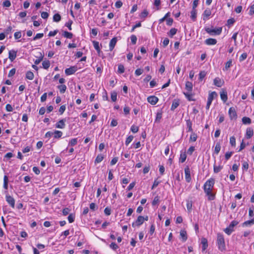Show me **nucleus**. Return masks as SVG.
I'll use <instances>...</instances> for the list:
<instances>
[{"label":"nucleus","instance_id":"1","mask_svg":"<svg viewBox=\"0 0 254 254\" xmlns=\"http://www.w3.org/2000/svg\"><path fill=\"white\" fill-rule=\"evenodd\" d=\"M222 31V27H214L207 28V33L210 36H217L219 35Z\"/></svg>","mask_w":254,"mask_h":254},{"label":"nucleus","instance_id":"2","mask_svg":"<svg viewBox=\"0 0 254 254\" xmlns=\"http://www.w3.org/2000/svg\"><path fill=\"white\" fill-rule=\"evenodd\" d=\"M217 245L219 249L221 251L225 250V244L223 235L219 234L217 235Z\"/></svg>","mask_w":254,"mask_h":254},{"label":"nucleus","instance_id":"3","mask_svg":"<svg viewBox=\"0 0 254 254\" xmlns=\"http://www.w3.org/2000/svg\"><path fill=\"white\" fill-rule=\"evenodd\" d=\"M144 222V217L142 216H139L136 220L132 223V226L134 227L135 226H139L142 224Z\"/></svg>","mask_w":254,"mask_h":254},{"label":"nucleus","instance_id":"4","mask_svg":"<svg viewBox=\"0 0 254 254\" xmlns=\"http://www.w3.org/2000/svg\"><path fill=\"white\" fill-rule=\"evenodd\" d=\"M77 70V68L76 66H70L69 68L65 69V73L67 75H70L74 74Z\"/></svg>","mask_w":254,"mask_h":254},{"label":"nucleus","instance_id":"5","mask_svg":"<svg viewBox=\"0 0 254 254\" xmlns=\"http://www.w3.org/2000/svg\"><path fill=\"white\" fill-rule=\"evenodd\" d=\"M185 179L187 182L189 183L191 181L190 171L189 166H187L185 169Z\"/></svg>","mask_w":254,"mask_h":254},{"label":"nucleus","instance_id":"6","mask_svg":"<svg viewBox=\"0 0 254 254\" xmlns=\"http://www.w3.org/2000/svg\"><path fill=\"white\" fill-rule=\"evenodd\" d=\"M6 200L7 203L12 207L14 208L15 206V200L13 197L10 195H6Z\"/></svg>","mask_w":254,"mask_h":254},{"label":"nucleus","instance_id":"7","mask_svg":"<svg viewBox=\"0 0 254 254\" xmlns=\"http://www.w3.org/2000/svg\"><path fill=\"white\" fill-rule=\"evenodd\" d=\"M65 119H63L60 120L58 122H57L55 125L56 127L58 128H64L65 126Z\"/></svg>","mask_w":254,"mask_h":254},{"label":"nucleus","instance_id":"8","mask_svg":"<svg viewBox=\"0 0 254 254\" xmlns=\"http://www.w3.org/2000/svg\"><path fill=\"white\" fill-rule=\"evenodd\" d=\"M17 55V51L12 50L9 51L8 58L11 62H13L16 58Z\"/></svg>","mask_w":254,"mask_h":254},{"label":"nucleus","instance_id":"9","mask_svg":"<svg viewBox=\"0 0 254 254\" xmlns=\"http://www.w3.org/2000/svg\"><path fill=\"white\" fill-rule=\"evenodd\" d=\"M229 115L231 120L236 119L237 114L235 109L233 107L230 108L229 110Z\"/></svg>","mask_w":254,"mask_h":254},{"label":"nucleus","instance_id":"10","mask_svg":"<svg viewBox=\"0 0 254 254\" xmlns=\"http://www.w3.org/2000/svg\"><path fill=\"white\" fill-rule=\"evenodd\" d=\"M147 101L151 104L155 105L158 101V98L155 96H150L147 98Z\"/></svg>","mask_w":254,"mask_h":254},{"label":"nucleus","instance_id":"11","mask_svg":"<svg viewBox=\"0 0 254 254\" xmlns=\"http://www.w3.org/2000/svg\"><path fill=\"white\" fill-rule=\"evenodd\" d=\"M220 98L221 100L224 102H226L228 99L227 92L225 90H222L220 92Z\"/></svg>","mask_w":254,"mask_h":254},{"label":"nucleus","instance_id":"12","mask_svg":"<svg viewBox=\"0 0 254 254\" xmlns=\"http://www.w3.org/2000/svg\"><path fill=\"white\" fill-rule=\"evenodd\" d=\"M117 39L116 37H114L111 39L109 44V48L110 51H112L113 50L117 43Z\"/></svg>","mask_w":254,"mask_h":254},{"label":"nucleus","instance_id":"13","mask_svg":"<svg viewBox=\"0 0 254 254\" xmlns=\"http://www.w3.org/2000/svg\"><path fill=\"white\" fill-rule=\"evenodd\" d=\"M214 84L219 87H221L223 84L224 81L221 80L219 78H215L213 81Z\"/></svg>","mask_w":254,"mask_h":254},{"label":"nucleus","instance_id":"14","mask_svg":"<svg viewBox=\"0 0 254 254\" xmlns=\"http://www.w3.org/2000/svg\"><path fill=\"white\" fill-rule=\"evenodd\" d=\"M254 134L253 129L251 128H248L246 130V136L247 138L249 139L251 138Z\"/></svg>","mask_w":254,"mask_h":254},{"label":"nucleus","instance_id":"15","mask_svg":"<svg viewBox=\"0 0 254 254\" xmlns=\"http://www.w3.org/2000/svg\"><path fill=\"white\" fill-rule=\"evenodd\" d=\"M92 43L95 49L96 50L99 55L101 52V49L99 46V43L96 41H93Z\"/></svg>","mask_w":254,"mask_h":254},{"label":"nucleus","instance_id":"16","mask_svg":"<svg viewBox=\"0 0 254 254\" xmlns=\"http://www.w3.org/2000/svg\"><path fill=\"white\" fill-rule=\"evenodd\" d=\"M188 131L192 132V123L190 119L186 120Z\"/></svg>","mask_w":254,"mask_h":254},{"label":"nucleus","instance_id":"17","mask_svg":"<svg viewBox=\"0 0 254 254\" xmlns=\"http://www.w3.org/2000/svg\"><path fill=\"white\" fill-rule=\"evenodd\" d=\"M206 75V72L205 70L201 71L199 73L198 80L202 81Z\"/></svg>","mask_w":254,"mask_h":254},{"label":"nucleus","instance_id":"18","mask_svg":"<svg viewBox=\"0 0 254 254\" xmlns=\"http://www.w3.org/2000/svg\"><path fill=\"white\" fill-rule=\"evenodd\" d=\"M180 236L183 242H185L187 240V232L185 230H181L180 232Z\"/></svg>","mask_w":254,"mask_h":254},{"label":"nucleus","instance_id":"19","mask_svg":"<svg viewBox=\"0 0 254 254\" xmlns=\"http://www.w3.org/2000/svg\"><path fill=\"white\" fill-rule=\"evenodd\" d=\"M207 196L209 200H213L215 198V194L211 192L210 188H207Z\"/></svg>","mask_w":254,"mask_h":254},{"label":"nucleus","instance_id":"20","mask_svg":"<svg viewBox=\"0 0 254 254\" xmlns=\"http://www.w3.org/2000/svg\"><path fill=\"white\" fill-rule=\"evenodd\" d=\"M186 89L189 91L191 92L192 89V84L190 81H187L186 83Z\"/></svg>","mask_w":254,"mask_h":254},{"label":"nucleus","instance_id":"21","mask_svg":"<svg viewBox=\"0 0 254 254\" xmlns=\"http://www.w3.org/2000/svg\"><path fill=\"white\" fill-rule=\"evenodd\" d=\"M254 224V218L252 220L245 221V222H244L242 224V226L243 227H246V226H248L250 225H252Z\"/></svg>","mask_w":254,"mask_h":254},{"label":"nucleus","instance_id":"22","mask_svg":"<svg viewBox=\"0 0 254 254\" xmlns=\"http://www.w3.org/2000/svg\"><path fill=\"white\" fill-rule=\"evenodd\" d=\"M186 158H187V155L186 154V152H181L179 161L181 163H183L186 161Z\"/></svg>","mask_w":254,"mask_h":254},{"label":"nucleus","instance_id":"23","mask_svg":"<svg viewBox=\"0 0 254 254\" xmlns=\"http://www.w3.org/2000/svg\"><path fill=\"white\" fill-rule=\"evenodd\" d=\"M217 40L213 38H207V45H214L217 43Z\"/></svg>","mask_w":254,"mask_h":254},{"label":"nucleus","instance_id":"24","mask_svg":"<svg viewBox=\"0 0 254 254\" xmlns=\"http://www.w3.org/2000/svg\"><path fill=\"white\" fill-rule=\"evenodd\" d=\"M217 94L215 91L211 92L209 94L208 99L209 100H213L214 98L217 97Z\"/></svg>","mask_w":254,"mask_h":254},{"label":"nucleus","instance_id":"25","mask_svg":"<svg viewBox=\"0 0 254 254\" xmlns=\"http://www.w3.org/2000/svg\"><path fill=\"white\" fill-rule=\"evenodd\" d=\"M58 88L59 89L61 93H64L66 90V86L64 84H62L58 86Z\"/></svg>","mask_w":254,"mask_h":254},{"label":"nucleus","instance_id":"26","mask_svg":"<svg viewBox=\"0 0 254 254\" xmlns=\"http://www.w3.org/2000/svg\"><path fill=\"white\" fill-rule=\"evenodd\" d=\"M8 177L5 175L3 177V188L4 189L7 190L8 188Z\"/></svg>","mask_w":254,"mask_h":254},{"label":"nucleus","instance_id":"27","mask_svg":"<svg viewBox=\"0 0 254 254\" xmlns=\"http://www.w3.org/2000/svg\"><path fill=\"white\" fill-rule=\"evenodd\" d=\"M26 78L29 80H32L34 78V74L31 71H28L26 73Z\"/></svg>","mask_w":254,"mask_h":254},{"label":"nucleus","instance_id":"28","mask_svg":"<svg viewBox=\"0 0 254 254\" xmlns=\"http://www.w3.org/2000/svg\"><path fill=\"white\" fill-rule=\"evenodd\" d=\"M54 138H59L61 137L63 135V132L60 130H55L54 132Z\"/></svg>","mask_w":254,"mask_h":254},{"label":"nucleus","instance_id":"29","mask_svg":"<svg viewBox=\"0 0 254 254\" xmlns=\"http://www.w3.org/2000/svg\"><path fill=\"white\" fill-rule=\"evenodd\" d=\"M242 122L245 125L250 124L251 123V120L249 117H244L242 118Z\"/></svg>","mask_w":254,"mask_h":254},{"label":"nucleus","instance_id":"30","mask_svg":"<svg viewBox=\"0 0 254 254\" xmlns=\"http://www.w3.org/2000/svg\"><path fill=\"white\" fill-rule=\"evenodd\" d=\"M179 105V102L177 100H174L172 104L171 109V110H174L176 109Z\"/></svg>","mask_w":254,"mask_h":254},{"label":"nucleus","instance_id":"31","mask_svg":"<svg viewBox=\"0 0 254 254\" xmlns=\"http://www.w3.org/2000/svg\"><path fill=\"white\" fill-rule=\"evenodd\" d=\"M42 65H43V67L45 69H48L49 67H50V63L49 62V61L48 60H47V61H44L42 63Z\"/></svg>","mask_w":254,"mask_h":254},{"label":"nucleus","instance_id":"32","mask_svg":"<svg viewBox=\"0 0 254 254\" xmlns=\"http://www.w3.org/2000/svg\"><path fill=\"white\" fill-rule=\"evenodd\" d=\"M162 117V112H157L156 114V117L155 120V122L159 123L160 121V120L161 119Z\"/></svg>","mask_w":254,"mask_h":254},{"label":"nucleus","instance_id":"33","mask_svg":"<svg viewBox=\"0 0 254 254\" xmlns=\"http://www.w3.org/2000/svg\"><path fill=\"white\" fill-rule=\"evenodd\" d=\"M77 143V138H72L71 139L68 143V146H73L75 145Z\"/></svg>","mask_w":254,"mask_h":254},{"label":"nucleus","instance_id":"34","mask_svg":"<svg viewBox=\"0 0 254 254\" xmlns=\"http://www.w3.org/2000/svg\"><path fill=\"white\" fill-rule=\"evenodd\" d=\"M201 244L202 245V251H204L206 249V239L205 238H202L201 240Z\"/></svg>","mask_w":254,"mask_h":254},{"label":"nucleus","instance_id":"35","mask_svg":"<svg viewBox=\"0 0 254 254\" xmlns=\"http://www.w3.org/2000/svg\"><path fill=\"white\" fill-rule=\"evenodd\" d=\"M63 36L66 38L71 39L73 37V34L67 31H64L63 33Z\"/></svg>","mask_w":254,"mask_h":254},{"label":"nucleus","instance_id":"36","mask_svg":"<svg viewBox=\"0 0 254 254\" xmlns=\"http://www.w3.org/2000/svg\"><path fill=\"white\" fill-rule=\"evenodd\" d=\"M104 159V156L102 154H99L95 161V163H99L101 162Z\"/></svg>","mask_w":254,"mask_h":254},{"label":"nucleus","instance_id":"37","mask_svg":"<svg viewBox=\"0 0 254 254\" xmlns=\"http://www.w3.org/2000/svg\"><path fill=\"white\" fill-rule=\"evenodd\" d=\"M118 72L119 73H123L125 72V67L123 64H120L118 65Z\"/></svg>","mask_w":254,"mask_h":254},{"label":"nucleus","instance_id":"38","mask_svg":"<svg viewBox=\"0 0 254 254\" xmlns=\"http://www.w3.org/2000/svg\"><path fill=\"white\" fill-rule=\"evenodd\" d=\"M111 98L113 102H115L117 99V93L114 91L111 94Z\"/></svg>","mask_w":254,"mask_h":254},{"label":"nucleus","instance_id":"39","mask_svg":"<svg viewBox=\"0 0 254 254\" xmlns=\"http://www.w3.org/2000/svg\"><path fill=\"white\" fill-rule=\"evenodd\" d=\"M133 139V136L132 135H129L128 136L126 140L125 144L127 146H128V144L132 141Z\"/></svg>","mask_w":254,"mask_h":254},{"label":"nucleus","instance_id":"40","mask_svg":"<svg viewBox=\"0 0 254 254\" xmlns=\"http://www.w3.org/2000/svg\"><path fill=\"white\" fill-rule=\"evenodd\" d=\"M177 30L176 28H172L170 30L168 35L171 37H172L174 35H175L177 33Z\"/></svg>","mask_w":254,"mask_h":254},{"label":"nucleus","instance_id":"41","mask_svg":"<svg viewBox=\"0 0 254 254\" xmlns=\"http://www.w3.org/2000/svg\"><path fill=\"white\" fill-rule=\"evenodd\" d=\"M249 15H253L254 14V4H252L248 8Z\"/></svg>","mask_w":254,"mask_h":254},{"label":"nucleus","instance_id":"42","mask_svg":"<svg viewBox=\"0 0 254 254\" xmlns=\"http://www.w3.org/2000/svg\"><path fill=\"white\" fill-rule=\"evenodd\" d=\"M159 197L158 196H156L154 198V199L152 201V204L153 206L157 205L158 203H159Z\"/></svg>","mask_w":254,"mask_h":254},{"label":"nucleus","instance_id":"43","mask_svg":"<svg viewBox=\"0 0 254 254\" xmlns=\"http://www.w3.org/2000/svg\"><path fill=\"white\" fill-rule=\"evenodd\" d=\"M68 222L69 223H72L74 221L75 215L73 214H70L67 217Z\"/></svg>","mask_w":254,"mask_h":254},{"label":"nucleus","instance_id":"44","mask_svg":"<svg viewBox=\"0 0 254 254\" xmlns=\"http://www.w3.org/2000/svg\"><path fill=\"white\" fill-rule=\"evenodd\" d=\"M233 231L234 230L230 228L229 226L224 229V232L228 235H230Z\"/></svg>","mask_w":254,"mask_h":254},{"label":"nucleus","instance_id":"45","mask_svg":"<svg viewBox=\"0 0 254 254\" xmlns=\"http://www.w3.org/2000/svg\"><path fill=\"white\" fill-rule=\"evenodd\" d=\"M230 143L232 146H236V139L234 136H231L230 138Z\"/></svg>","mask_w":254,"mask_h":254},{"label":"nucleus","instance_id":"46","mask_svg":"<svg viewBox=\"0 0 254 254\" xmlns=\"http://www.w3.org/2000/svg\"><path fill=\"white\" fill-rule=\"evenodd\" d=\"M110 247L111 249H113L114 251H116V250H117L119 248L118 246L114 242H112L110 245Z\"/></svg>","mask_w":254,"mask_h":254},{"label":"nucleus","instance_id":"47","mask_svg":"<svg viewBox=\"0 0 254 254\" xmlns=\"http://www.w3.org/2000/svg\"><path fill=\"white\" fill-rule=\"evenodd\" d=\"M235 22V20L234 19V18H231L230 19H229L227 20V26H228L229 27L231 26Z\"/></svg>","mask_w":254,"mask_h":254},{"label":"nucleus","instance_id":"48","mask_svg":"<svg viewBox=\"0 0 254 254\" xmlns=\"http://www.w3.org/2000/svg\"><path fill=\"white\" fill-rule=\"evenodd\" d=\"M233 152L232 151H228V152H227L226 153H225V159L226 160H229L230 157H231V156L233 154Z\"/></svg>","mask_w":254,"mask_h":254},{"label":"nucleus","instance_id":"49","mask_svg":"<svg viewBox=\"0 0 254 254\" xmlns=\"http://www.w3.org/2000/svg\"><path fill=\"white\" fill-rule=\"evenodd\" d=\"M220 149H221V146H220V143H217L216 144V146L215 147V152L216 153V154H218L220 150Z\"/></svg>","mask_w":254,"mask_h":254},{"label":"nucleus","instance_id":"50","mask_svg":"<svg viewBox=\"0 0 254 254\" xmlns=\"http://www.w3.org/2000/svg\"><path fill=\"white\" fill-rule=\"evenodd\" d=\"M239 222L237 221L233 220L232 221L229 225V227L233 229V228L236 226Z\"/></svg>","mask_w":254,"mask_h":254},{"label":"nucleus","instance_id":"51","mask_svg":"<svg viewBox=\"0 0 254 254\" xmlns=\"http://www.w3.org/2000/svg\"><path fill=\"white\" fill-rule=\"evenodd\" d=\"M247 57V54L246 53H244L242 54L241 56L239 58V60L240 62H242L244 61L245 59H246Z\"/></svg>","mask_w":254,"mask_h":254},{"label":"nucleus","instance_id":"52","mask_svg":"<svg viewBox=\"0 0 254 254\" xmlns=\"http://www.w3.org/2000/svg\"><path fill=\"white\" fill-rule=\"evenodd\" d=\"M2 4L4 7H8L11 5V3L8 0H5Z\"/></svg>","mask_w":254,"mask_h":254},{"label":"nucleus","instance_id":"53","mask_svg":"<svg viewBox=\"0 0 254 254\" xmlns=\"http://www.w3.org/2000/svg\"><path fill=\"white\" fill-rule=\"evenodd\" d=\"M104 213L107 216L110 215L111 213V208L108 207H106L104 209Z\"/></svg>","mask_w":254,"mask_h":254},{"label":"nucleus","instance_id":"54","mask_svg":"<svg viewBox=\"0 0 254 254\" xmlns=\"http://www.w3.org/2000/svg\"><path fill=\"white\" fill-rule=\"evenodd\" d=\"M232 60H229L225 64V69L228 70V68L232 65Z\"/></svg>","mask_w":254,"mask_h":254},{"label":"nucleus","instance_id":"55","mask_svg":"<svg viewBox=\"0 0 254 254\" xmlns=\"http://www.w3.org/2000/svg\"><path fill=\"white\" fill-rule=\"evenodd\" d=\"M130 130L133 133H136L138 131V127L133 125L131 127Z\"/></svg>","mask_w":254,"mask_h":254},{"label":"nucleus","instance_id":"56","mask_svg":"<svg viewBox=\"0 0 254 254\" xmlns=\"http://www.w3.org/2000/svg\"><path fill=\"white\" fill-rule=\"evenodd\" d=\"M130 40H131V43L133 44H136V41H137V38H136L135 35H132L130 36Z\"/></svg>","mask_w":254,"mask_h":254},{"label":"nucleus","instance_id":"57","mask_svg":"<svg viewBox=\"0 0 254 254\" xmlns=\"http://www.w3.org/2000/svg\"><path fill=\"white\" fill-rule=\"evenodd\" d=\"M186 97L189 101H192L193 99H192V95L190 93V92H188L184 93Z\"/></svg>","mask_w":254,"mask_h":254},{"label":"nucleus","instance_id":"58","mask_svg":"<svg viewBox=\"0 0 254 254\" xmlns=\"http://www.w3.org/2000/svg\"><path fill=\"white\" fill-rule=\"evenodd\" d=\"M16 69L15 68H12L9 72V73L8 74V76L9 77H11L13 76L15 73Z\"/></svg>","mask_w":254,"mask_h":254},{"label":"nucleus","instance_id":"59","mask_svg":"<svg viewBox=\"0 0 254 254\" xmlns=\"http://www.w3.org/2000/svg\"><path fill=\"white\" fill-rule=\"evenodd\" d=\"M65 109H66V107H65V105H62L61 106V107L59 109V111L60 115H62L64 113V112L65 110Z\"/></svg>","mask_w":254,"mask_h":254},{"label":"nucleus","instance_id":"60","mask_svg":"<svg viewBox=\"0 0 254 254\" xmlns=\"http://www.w3.org/2000/svg\"><path fill=\"white\" fill-rule=\"evenodd\" d=\"M105 22H106V21L104 20V19L103 18H100L99 19L97 24H98V25L101 26L104 25Z\"/></svg>","mask_w":254,"mask_h":254},{"label":"nucleus","instance_id":"61","mask_svg":"<svg viewBox=\"0 0 254 254\" xmlns=\"http://www.w3.org/2000/svg\"><path fill=\"white\" fill-rule=\"evenodd\" d=\"M70 210V209L67 208V207L63 209V214L64 216L67 215L69 213Z\"/></svg>","mask_w":254,"mask_h":254},{"label":"nucleus","instance_id":"62","mask_svg":"<svg viewBox=\"0 0 254 254\" xmlns=\"http://www.w3.org/2000/svg\"><path fill=\"white\" fill-rule=\"evenodd\" d=\"M143 72V69H140V68H138L137 69H136V70L135 71V74L137 76H139L140 75H141Z\"/></svg>","mask_w":254,"mask_h":254},{"label":"nucleus","instance_id":"63","mask_svg":"<svg viewBox=\"0 0 254 254\" xmlns=\"http://www.w3.org/2000/svg\"><path fill=\"white\" fill-rule=\"evenodd\" d=\"M43 33H38L34 37L33 40H36L37 39L42 38L43 37Z\"/></svg>","mask_w":254,"mask_h":254},{"label":"nucleus","instance_id":"64","mask_svg":"<svg viewBox=\"0 0 254 254\" xmlns=\"http://www.w3.org/2000/svg\"><path fill=\"white\" fill-rule=\"evenodd\" d=\"M197 135L196 134L192 133L190 136V140L192 141H195L196 140Z\"/></svg>","mask_w":254,"mask_h":254}]
</instances>
